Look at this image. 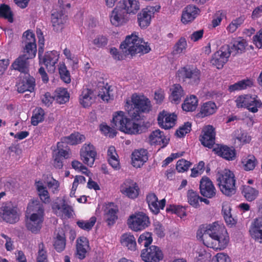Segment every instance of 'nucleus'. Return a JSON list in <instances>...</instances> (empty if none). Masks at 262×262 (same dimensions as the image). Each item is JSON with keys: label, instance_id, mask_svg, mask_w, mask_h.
Here are the masks:
<instances>
[{"label": "nucleus", "instance_id": "338daca9", "mask_svg": "<svg viewBox=\"0 0 262 262\" xmlns=\"http://www.w3.org/2000/svg\"><path fill=\"white\" fill-rule=\"evenodd\" d=\"M227 62V61L223 58V57H221L220 56H215V53L214 54L211 59V63L212 64L215 66L218 69L223 68L224 65Z\"/></svg>", "mask_w": 262, "mask_h": 262}, {"label": "nucleus", "instance_id": "6e6d98bb", "mask_svg": "<svg viewBox=\"0 0 262 262\" xmlns=\"http://www.w3.org/2000/svg\"><path fill=\"white\" fill-rule=\"evenodd\" d=\"M186 209L184 207L180 205H170L166 208L167 212H171L176 214L181 218L186 216Z\"/></svg>", "mask_w": 262, "mask_h": 262}, {"label": "nucleus", "instance_id": "a18cd8bd", "mask_svg": "<svg viewBox=\"0 0 262 262\" xmlns=\"http://www.w3.org/2000/svg\"><path fill=\"white\" fill-rule=\"evenodd\" d=\"M243 187L242 193L248 201L251 202L256 198L258 194V190L249 186L244 185Z\"/></svg>", "mask_w": 262, "mask_h": 262}, {"label": "nucleus", "instance_id": "58836bf2", "mask_svg": "<svg viewBox=\"0 0 262 262\" xmlns=\"http://www.w3.org/2000/svg\"><path fill=\"white\" fill-rule=\"evenodd\" d=\"M198 105V99L194 95H190L186 97L182 104V108L185 112H193Z\"/></svg>", "mask_w": 262, "mask_h": 262}, {"label": "nucleus", "instance_id": "c85d7f7f", "mask_svg": "<svg viewBox=\"0 0 262 262\" xmlns=\"http://www.w3.org/2000/svg\"><path fill=\"white\" fill-rule=\"evenodd\" d=\"M58 151L54 156L53 165L56 168L61 169L63 167V160L69 158V149L60 148L62 146L61 143L58 142L57 144Z\"/></svg>", "mask_w": 262, "mask_h": 262}, {"label": "nucleus", "instance_id": "5701e85b", "mask_svg": "<svg viewBox=\"0 0 262 262\" xmlns=\"http://www.w3.org/2000/svg\"><path fill=\"white\" fill-rule=\"evenodd\" d=\"M149 142L151 145H158L161 148L165 147L169 142V139L165 136L163 132L160 129L152 131L149 136Z\"/></svg>", "mask_w": 262, "mask_h": 262}, {"label": "nucleus", "instance_id": "412c9836", "mask_svg": "<svg viewBox=\"0 0 262 262\" xmlns=\"http://www.w3.org/2000/svg\"><path fill=\"white\" fill-rule=\"evenodd\" d=\"M118 206L113 202L108 203L104 209V219L108 226L113 225L118 219Z\"/></svg>", "mask_w": 262, "mask_h": 262}, {"label": "nucleus", "instance_id": "864d4df0", "mask_svg": "<svg viewBox=\"0 0 262 262\" xmlns=\"http://www.w3.org/2000/svg\"><path fill=\"white\" fill-rule=\"evenodd\" d=\"M224 218L228 225L232 226L235 224V221L232 216L230 207L228 205H224L222 210Z\"/></svg>", "mask_w": 262, "mask_h": 262}, {"label": "nucleus", "instance_id": "49530a36", "mask_svg": "<svg viewBox=\"0 0 262 262\" xmlns=\"http://www.w3.org/2000/svg\"><path fill=\"white\" fill-rule=\"evenodd\" d=\"M111 86L107 83L105 86H103L99 91L98 96L103 101H108L110 99H113L114 97L112 93Z\"/></svg>", "mask_w": 262, "mask_h": 262}, {"label": "nucleus", "instance_id": "393cba45", "mask_svg": "<svg viewBox=\"0 0 262 262\" xmlns=\"http://www.w3.org/2000/svg\"><path fill=\"white\" fill-rule=\"evenodd\" d=\"M200 12V9L194 5L187 6L182 12L181 21L185 25L192 22Z\"/></svg>", "mask_w": 262, "mask_h": 262}, {"label": "nucleus", "instance_id": "5fc2aeb1", "mask_svg": "<svg viewBox=\"0 0 262 262\" xmlns=\"http://www.w3.org/2000/svg\"><path fill=\"white\" fill-rule=\"evenodd\" d=\"M58 71L61 79L66 83H70L71 81L70 74L64 63H60Z\"/></svg>", "mask_w": 262, "mask_h": 262}, {"label": "nucleus", "instance_id": "bf43d9fd", "mask_svg": "<svg viewBox=\"0 0 262 262\" xmlns=\"http://www.w3.org/2000/svg\"><path fill=\"white\" fill-rule=\"evenodd\" d=\"M245 18L241 16L233 19L227 26V30L230 33L234 32L244 23Z\"/></svg>", "mask_w": 262, "mask_h": 262}, {"label": "nucleus", "instance_id": "20e7f679", "mask_svg": "<svg viewBox=\"0 0 262 262\" xmlns=\"http://www.w3.org/2000/svg\"><path fill=\"white\" fill-rule=\"evenodd\" d=\"M25 225L27 229L34 234L38 233L42 226L45 217V209L38 200H32L28 204Z\"/></svg>", "mask_w": 262, "mask_h": 262}, {"label": "nucleus", "instance_id": "8fccbe9b", "mask_svg": "<svg viewBox=\"0 0 262 262\" xmlns=\"http://www.w3.org/2000/svg\"><path fill=\"white\" fill-rule=\"evenodd\" d=\"M187 46V41L185 37H181L173 47L172 54L176 55L182 53L184 51Z\"/></svg>", "mask_w": 262, "mask_h": 262}, {"label": "nucleus", "instance_id": "6ab92c4d", "mask_svg": "<svg viewBox=\"0 0 262 262\" xmlns=\"http://www.w3.org/2000/svg\"><path fill=\"white\" fill-rule=\"evenodd\" d=\"M156 9L155 7L147 6L138 14V23L141 28H146L149 26L151 17L154 16Z\"/></svg>", "mask_w": 262, "mask_h": 262}, {"label": "nucleus", "instance_id": "09e8293b", "mask_svg": "<svg viewBox=\"0 0 262 262\" xmlns=\"http://www.w3.org/2000/svg\"><path fill=\"white\" fill-rule=\"evenodd\" d=\"M45 112L41 107H37L33 113V116L31 117V124L34 126H36L39 123L41 122L44 120Z\"/></svg>", "mask_w": 262, "mask_h": 262}, {"label": "nucleus", "instance_id": "cd10ccee", "mask_svg": "<svg viewBox=\"0 0 262 262\" xmlns=\"http://www.w3.org/2000/svg\"><path fill=\"white\" fill-rule=\"evenodd\" d=\"M132 155V165L136 168L141 167L148 160V152L144 149L135 150Z\"/></svg>", "mask_w": 262, "mask_h": 262}, {"label": "nucleus", "instance_id": "4be33fe9", "mask_svg": "<svg viewBox=\"0 0 262 262\" xmlns=\"http://www.w3.org/2000/svg\"><path fill=\"white\" fill-rule=\"evenodd\" d=\"M59 58V53L55 51L47 52L41 60L42 63L46 66L49 72H54Z\"/></svg>", "mask_w": 262, "mask_h": 262}, {"label": "nucleus", "instance_id": "0e129e2a", "mask_svg": "<svg viewBox=\"0 0 262 262\" xmlns=\"http://www.w3.org/2000/svg\"><path fill=\"white\" fill-rule=\"evenodd\" d=\"M100 130L105 135L110 138H114L117 134L116 129L111 127L106 124H102L100 126Z\"/></svg>", "mask_w": 262, "mask_h": 262}, {"label": "nucleus", "instance_id": "f8f14e48", "mask_svg": "<svg viewBox=\"0 0 262 262\" xmlns=\"http://www.w3.org/2000/svg\"><path fill=\"white\" fill-rule=\"evenodd\" d=\"M141 257L144 262H159L163 259L162 251L158 246L151 245L143 249L141 252Z\"/></svg>", "mask_w": 262, "mask_h": 262}, {"label": "nucleus", "instance_id": "ea45409f", "mask_svg": "<svg viewBox=\"0 0 262 262\" xmlns=\"http://www.w3.org/2000/svg\"><path fill=\"white\" fill-rule=\"evenodd\" d=\"M121 244L131 251L136 250L137 244L134 236L130 233H124L121 237Z\"/></svg>", "mask_w": 262, "mask_h": 262}, {"label": "nucleus", "instance_id": "aec40b11", "mask_svg": "<svg viewBox=\"0 0 262 262\" xmlns=\"http://www.w3.org/2000/svg\"><path fill=\"white\" fill-rule=\"evenodd\" d=\"M67 19L68 16L61 8L59 10L54 11L51 14V23L53 30L56 32L61 30Z\"/></svg>", "mask_w": 262, "mask_h": 262}, {"label": "nucleus", "instance_id": "680f3d73", "mask_svg": "<svg viewBox=\"0 0 262 262\" xmlns=\"http://www.w3.org/2000/svg\"><path fill=\"white\" fill-rule=\"evenodd\" d=\"M108 42V39L106 36L98 35L93 40V43L98 48H102L106 46Z\"/></svg>", "mask_w": 262, "mask_h": 262}, {"label": "nucleus", "instance_id": "69168bd1", "mask_svg": "<svg viewBox=\"0 0 262 262\" xmlns=\"http://www.w3.org/2000/svg\"><path fill=\"white\" fill-rule=\"evenodd\" d=\"M191 124L187 122L184 123L183 126L180 127L176 132L178 137L181 138L184 137L186 134L189 133L191 130Z\"/></svg>", "mask_w": 262, "mask_h": 262}, {"label": "nucleus", "instance_id": "39448f33", "mask_svg": "<svg viewBox=\"0 0 262 262\" xmlns=\"http://www.w3.org/2000/svg\"><path fill=\"white\" fill-rule=\"evenodd\" d=\"M217 181L222 192L227 196H231L236 192V179L234 173L225 169L218 172Z\"/></svg>", "mask_w": 262, "mask_h": 262}, {"label": "nucleus", "instance_id": "dca6fc26", "mask_svg": "<svg viewBox=\"0 0 262 262\" xmlns=\"http://www.w3.org/2000/svg\"><path fill=\"white\" fill-rule=\"evenodd\" d=\"M200 192L204 197L211 199L216 195V190L211 180L207 177L204 176L200 181Z\"/></svg>", "mask_w": 262, "mask_h": 262}, {"label": "nucleus", "instance_id": "a878e982", "mask_svg": "<svg viewBox=\"0 0 262 262\" xmlns=\"http://www.w3.org/2000/svg\"><path fill=\"white\" fill-rule=\"evenodd\" d=\"M249 232L255 241L262 244V217L256 218L252 222Z\"/></svg>", "mask_w": 262, "mask_h": 262}, {"label": "nucleus", "instance_id": "4468645a", "mask_svg": "<svg viewBox=\"0 0 262 262\" xmlns=\"http://www.w3.org/2000/svg\"><path fill=\"white\" fill-rule=\"evenodd\" d=\"M80 154L83 163L92 167L97 156V151L94 146L90 143H85L81 147Z\"/></svg>", "mask_w": 262, "mask_h": 262}, {"label": "nucleus", "instance_id": "2eb2a0df", "mask_svg": "<svg viewBox=\"0 0 262 262\" xmlns=\"http://www.w3.org/2000/svg\"><path fill=\"white\" fill-rule=\"evenodd\" d=\"M215 128L212 125L204 126L200 138L202 144L205 147L211 148L215 143Z\"/></svg>", "mask_w": 262, "mask_h": 262}, {"label": "nucleus", "instance_id": "a19ab883", "mask_svg": "<svg viewBox=\"0 0 262 262\" xmlns=\"http://www.w3.org/2000/svg\"><path fill=\"white\" fill-rule=\"evenodd\" d=\"M85 140V137L83 135L80 134L78 132H75L71 134L70 136L64 137L62 139L61 144L66 142L70 145H77L80 144Z\"/></svg>", "mask_w": 262, "mask_h": 262}, {"label": "nucleus", "instance_id": "13d9d810", "mask_svg": "<svg viewBox=\"0 0 262 262\" xmlns=\"http://www.w3.org/2000/svg\"><path fill=\"white\" fill-rule=\"evenodd\" d=\"M232 52V51L229 45H224L221 47L219 51L215 53V56H220L228 61V58L230 56Z\"/></svg>", "mask_w": 262, "mask_h": 262}, {"label": "nucleus", "instance_id": "9d476101", "mask_svg": "<svg viewBox=\"0 0 262 262\" xmlns=\"http://www.w3.org/2000/svg\"><path fill=\"white\" fill-rule=\"evenodd\" d=\"M149 217L143 212L131 215L127 220L128 227L134 231L145 229L150 225Z\"/></svg>", "mask_w": 262, "mask_h": 262}, {"label": "nucleus", "instance_id": "9b49d317", "mask_svg": "<svg viewBox=\"0 0 262 262\" xmlns=\"http://www.w3.org/2000/svg\"><path fill=\"white\" fill-rule=\"evenodd\" d=\"M35 86V79L29 73L19 75L15 84L16 90L19 93H24L26 92H33Z\"/></svg>", "mask_w": 262, "mask_h": 262}, {"label": "nucleus", "instance_id": "e433bc0d", "mask_svg": "<svg viewBox=\"0 0 262 262\" xmlns=\"http://www.w3.org/2000/svg\"><path fill=\"white\" fill-rule=\"evenodd\" d=\"M120 3L128 14H136L140 8L138 0H122Z\"/></svg>", "mask_w": 262, "mask_h": 262}, {"label": "nucleus", "instance_id": "473e14b6", "mask_svg": "<svg viewBox=\"0 0 262 262\" xmlns=\"http://www.w3.org/2000/svg\"><path fill=\"white\" fill-rule=\"evenodd\" d=\"M89 247V241L86 237L82 236L77 239L76 251L79 259H83L85 257Z\"/></svg>", "mask_w": 262, "mask_h": 262}, {"label": "nucleus", "instance_id": "b1692460", "mask_svg": "<svg viewBox=\"0 0 262 262\" xmlns=\"http://www.w3.org/2000/svg\"><path fill=\"white\" fill-rule=\"evenodd\" d=\"M213 150L219 156L228 161H232L236 157L235 150L227 145L217 144Z\"/></svg>", "mask_w": 262, "mask_h": 262}, {"label": "nucleus", "instance_id": "1a4fd4ad", "mask_svg": "<svg viewBox=\"0 0 262 262\" xmlns=\"http://www.w3.org/2000/svg\"><path fill=\"white\" fill-rule=\"evenodd\" d=\"M24 54L28 59L34 58L37 52L35 34L30 30L25 31L22 36Z\"/></svg>", "mask_w": 262, "mask_h": 262}, {"label": "nucleus", "instance_id": "4c0bfd02", "mask_svg": "<svg viewBox=\"0 0 262 262\" xmlns=\"http://www.w3.org/2000/svg\"><path fill=\"white\" fill-rule=\"evenodd\" d=\"M253 80L252 79L246 78L229 85L228 91L230 92L241 91L251 88L253 86Z\"/></svg>", "mask_w": 262, "mask_h": 262}, {"label": "nucleus", "instance_id": "c756f323", "mask_svg": "<svg viewBox=\"0 0 262 262\" xmlns=\"http://www.w3.org/2000/svg\"><path fill=\"white\" fill-rule=\"evenodd\" d=\"M217 109V106L214 102L212 101L206 102L201 106L197 116L199 118L209 116L214 114L216 112Z\"/></svg>", "mask_w": 262, "mask_h": 262}, {"label": "nucleus", "instance_id": "2f4dec72", "mask_svg": "<svg viewBox=\"0 0 262 262\" xmlns=\"http://www.w3.org/2000/svg\"><path fill=\"white\" fill-rule=\"evenodd\" d=\"M122 192L128 198L131 199L136 198L139 195V188L136 183L133 181H127L124 183Z\"/></svg>", "mask_w": 262, "mask_h": 262}, {"label": "nucleus", "instance_id": "a211bd4d", "mask_svg": "<svg viewBox=\"0 0 262 262\" xmlns=\"http://www.w3.org/2000/svg\"><path fill=\"white\" fill-rule=\"evenodd\" d=\"M146 201L150 211L154 214H158L161 209H164L166 205V200L163 199L158 202L155 193L151 192L146 195Z\"/></svg>", "mask_w": 262, "mask_h": 262}, {"label": "nucleus", "instance_id": "f3484780", "mask_svg": "<svg viewBox=\"0 0 262 262\" xmlns=\"http://www.w3.org/2000/svg\"><path fill=\"white\" fill-rule=\"evenodd\" d=\"M177 119V116L174 114H170L163 110L159 113L157 120L160 127L168 129L175 125Z\"/></svg>", "mask_w": 262, "mask_h": 262}, {"label": "nucleus", "instance_id": "7ed1b4c3", "mask_svg": "<svg viewBox=\"0 0 262 262\" xmlns=\"http://www.w3.org/2000/svg\"><path fill=\"white\" fill-rule=\"evenodd\" d=\"M203 231L202 240L207 247L221 250L228 246L229 236L223 224L214 222L207 225Z\"/></svg>", "mask_w": 262, "mask_h": 262}, {"label": "nucleus", "instance_id": "f704fd0d", "mask_svg": "<svg viewBox=\"0 0 262 262\" xmlns=\"http://www.w3.org/2000/svg\"><path fill=\"white\" fill-rule=\"evenodd\" d=\"M171 95L169 99L172 103L179 104L181 99L185 95L183 88L180 84H174L170 89Z\"/></svg>", "mask_w": 262, "mask_h": 262}, {"label": "nucleus", "instance_id": "ddd939ff", "mask_svg": "<svg viewBox=\"0 0 262 262\" xmlns=\"http://www.w3.org/2000/svg\"><path fill=\"white\" fill-rule=\"evenodd\" d=\"M129 19L128 14L120 3L113 10L110 15V21L112 24L116 27L126 23Z\"/></svg>", "mask_w": 262, "mask_h": 262}, {"label": "nucleus", "instance_id": "6e6552de", "mask_svg": "<svg viewBox=\"0 0 262 262\" xmlns=\"http://www.w3.org/2000/svg\"><path fill=\"white\" fill-rule=\"evenodd\" d=\"M0 217L7 223L14 224L17 223L19 220L17 206L11 202L4 203L0 208Z\"/></svg>", "mask_w": 262, "mask_h": 262}, {"label": "nucleus", "instance_id": "79ce46f5", "mask_svg": "<svg viewBox=\"0 0 262 262\" xmlns=\"http://www.w3.org/2000/svg\"><path fill=\"white\" fill-rule=\"evenodd\" d=\"M54 98L57 103L60 104H65L69 101L70 95L66 89L59 88L55 91Z\"/></svg>", "mask_w": 262, "mask_h": 262}, {"label": "nucleus", "instance_id": "bb28decb", "mask_svg": "<svg viewBox=\"0 0 262 262\" xmlns=\"http://www.w3.org/2000/svg\"><path fill=\"white\" fill-rule=\"evenodd\" d=\"M29 59L25 55L19 56L12 63L11 68L24 74L29 73Z\"/></svg>", "mask_w": 262, "mask_h": 262}, {"label": "nucleus", "instance_id": "0eeeda50", "mask_svg": "<svg viewBox=\"0 0 262 262\" xmlns=\"http://www.w3.org/2000/svg\"><path fill=\"white\" fill-rule=\"evenodd\" d=\"M236 106L238 108H246L249 112L255 113L262 107V102L257 96L251 95H241L236 100Z\"/></svg>", "mask_w": 262, "mask_h": 262}, {"label": "nucleus", "instance_id": "72a5a7b5", "mask_svg": "<svg viewBox=\"0 0 262 262\" xmlns=\"http://www.w3.org/2000/svg\"><path fill=\"white\" fill-rule=\"evenodd\" d=\"M66 245V238L64 231L61 229L58 231L54 238L53 246L57 252L63 251Z\"/></svg>", "mask_w": 262, "mask_h": 262}, {"label": "nucleus", "instance_id": "603ef678", "mask_svg": "<svg viewBox=\"0 0 262 262\" xmlns=\"http://www.w3.org/2000/svg\"><path fill=\"white\" fill-rule=\"evenodd\" d=\"M96 222V217L92 216L88 221L78 220L77 221L76 224L80 229L89 231L92 229Z\"/></svg>", "mask_w": 262, "mask_h": 262}, {"label": "nucleus", "instance_id": "de8ad7c7", "mask_svg": "<svg viewBox=\"0 0 262 262\" xmlns=\"http://www.w3.org/2000/svg\"><path fill=\"white\" fill-rule=\"evenodd\" d=\"M0 18L7 19L9 23H13V14L9 6L4 4L0 5Z\"/></svg>", "mask_w": 262, "mask_h": 262}, {"label": "nucleus", "instance_id": "774afa93", "mask_svg": "<svg viewBox=\"0 0 262 262\" xmlns=\"http://www.w3.org/2000/svg\"><path fill=\"white\" fill-rule=\"evenodd\" d=\"M211 262H231V259L227 254L219 253L212 258Z\"/></svg>", "mask_w": 262, "mask_h": 262}, {"label": "nucleus", "instance_id": "37998d69", "mask_svg": "<svg viewBox=\"0 0 262 262\" xmlns=\"http://www.w3.org/2000/svg\"><path fill=\"white\" fill-rule=\"evenodd\" d=\"M257 160L253 155H249L246 157H243L242 160L244 170L250 171L253 170L256 165Z\"/></svg>", "mask_w": 262, "mask_h": 262}, {"label": "nucleus", "instance_id": "e2e57ef3", "mask_svg": "<svg viewBox=\"0 0 262 262\" xmlns=\"http://www.w3.org/2000/svg\"><path fill=\"white\" fill-rule=\"evenodd\" d=\"M191 163L189 161L182 159L178 160L176 164V169L179 172H183L187 171Z\"/></svg>", "mask_w": 262, "mask_h": 262}, {"label": "nucleus", "instance_id": "c03bdc74", "mask_svg": "<svg viewBox=\"0 0 262 262\" xmlns=\"http://www.w3.org/2000/svg\"><path fill=\"white\" fill-rule=\"evenodd\" d=\"M247 46L246 40L242 38H239L233 42V45L231 49L232 52H235V54L242 53L245 51L246 47Z\"/></svg>", "mask_w": 262, "mask_h": 262}, {"label": "nucleus", "instance_id": "f257e3e1", "mask_svg": "<svg viewBox=\"0 0 262 262\" xmlns=\"http://www.w3.org/2000/svg\"><path fill=\"white\" fill-rule=\"evenodd\" d=\"M131 102L126 101L125 105V110L127 112L128 118L123 111L114 113L112 123L120 131L128 134L139 133L140 126L135 122L140 119L141 113H147L151 110V105L150 100L144 96L133 94Z\"/></svg>", "mask_w": 262, "mask_h": 262}, {"label": "nucleus", "instance_id": "4d7b16f0", "mask_svg": "<svg viewBox=\"0 0 262 262\" xmlns=\"http://www.w3.org/2000/svg\"><path fill=\"white\" fill-rule=\"evenodd\" d=\"M47 251L43 242L38 244V250L36 257L37 262H46L47 260Z\"/></svg>", "mask_w": 262, "mask_h": 262}, {"label": "nucleus", "instance_id": "f03ea898", "mask_svg": "<svg viewBox=\"0 0 262 262\" xmlns=\"http://www.w3.org/2000/svg\"><path fill=\"white\" fill-rule=\"evenodd\" d=\"M120 48L123 53H119L116 48H112L110 50L113 57L118 60L124 59L127 55L133 57L137 54H146L151 50L148 43L139 37L136 33L127 36L121 43Z\"/></svg>", "mask_w": 262, "mask_h": 262}, {"label": "nucleus", "instance_id": "3c124183", "mask_svg": "<svg viewBox=\"0 0 262 262\" xmlns=\"http://www.w3.org/2000/svg\"><path fill=\"white\" fill-rule=\"evenodd\" d=\"M187 197L188 202L191 206L195 208L199 207L200 196L197 192L194 191L192 189L189 190L187 191Z\"/></svg>", "mask_w": 262, "mask_h": 262}, {"label": "nucleus", "instance_id": "423d86ee", "mask_svg": "<svg viewBox=\"0 0 262 262\" xmlns=\"http://www.w3.org/2000/svg\"><path fill=\"white\" fill-rule=\"evenodd\" d=\"M177 76L183 81H187L191 85H196L200 82L201 72L196 67L187 65L178 70Z\"/></svg>", "mask_w": 262, "mask_h": 262}, {"label": "nucleus", "instance_id": "c9c22d12", "mask_svg": "<svg viewBox=\"0 0 262 262\" xmlns=\"http://www.w3.org/2000/svg\"><path fill=\"white\" fill-rule=\"evenodd\" d=\"M93 91L90 89L84 88L79 96L80 104L84 108L90 106L93 103Z\"/></svg>", "mask_w": 262, "mask_h": 262}, {"label": "nucleus", "instance_id": "052dcab7", "mask_svg": "<svg viewBox=\"0 0 262 262\" xmlns=\"http://www.w3.org/2000/svg\"><path fill=\"white\" fill-rule=\"evenodd\" d=\"M138 243L141 245H144L145 248H148L149 245L152 242V238L151 235L149 232H145L139 236Z\"/></svg>", "mask_w": 262, "mask_h": 262}, {"label": "nucleus", "instance_id": "7c9ffc66", "mask_svg": "<svg viewBox=\"0 0 262 262\" xmlns=\"http://www.w3.org/2000/svg\"><path fill=\"white\" fill-rule=\"evenodd\" d=\"M35 186L38 197L41 202L45 204H49L51 202L49 192L42 181H36Z\"/></svg>", "mask_w": 262, "mask_h": 262}]
</instances>
